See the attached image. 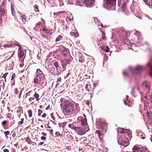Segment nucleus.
<instances>
[{"instance_id": "25", "label": "nucleus", "mask_w": 152, "mask_h": 152, "mask_svg": "<svg viewBox=\"0 0 152 152\" xmlns=\"http://www.w3.org/2000/svg\"><path fill=\"white\" fill-rule=\"evenodd\" d=\"M62 37L61 35H59L56 38L55 41L56 42H57L59 41L62 38Z\"/></svg>"}, {"instance_id": "20", "label": "nucleus", "mask_w": 152, "mask_h": 152, "mask_svg": "<svg viewBox=\"0 0 152 152\" xmlns=\"http://www.w3.org/2000/svg\"><path fill=\"white\" fill-rule=\"evenodd\" d=\"M125 43L128 45L132 46V43L130 42L128 39H126L124 41Z\"/></svg>"}, {"instance_id": "15", "label": "nucleus", "mask_w": 152, "mask_h": 152, "mask_svg": "<svg viewBox=\"0 0 152 152\" xmlns=\"http://www.w3.org/2000/svg\"><path fill=\"white\" fill-rule=\"evenodd\" d=\"M128 131V129L122 128H118L117 129V132L122 134L126 133Z\"/></svg>"}, {"instance_id": "61", "label": "nucleus", "mask_w": 152, "mask_h": 152, "mask_svg": "<svg viewBox=\"0 0 152 152\" xmlns=\"http://www.w3.org/2000/svg\"><path fill=\"white\" fill-rule=\"evenodd\" d=\"M63 11H60V12H58V14H61L62 13H63Z\"/></svg>"}, {"instance_id": "47", "label": "nucleus", "mask_w": 152, "mask_h": 152, "mask_svg": "<svg viewBox=\"0 0 152 152\" xmlns=\"http://www.w3.org/2000/svg\"><path fill=\"white\" fill-rule=\"evenodd\" d=\"M70 73L69 72L66 75L65 77H64V79H66V78H67L69 76V75H70Z\"/></svg>"}, {"instance_id": "1", "label": "nucleus", "mask_w": 152, "mask_h": 152, "mask_svg": "<svg viewBox=\"0 0 152 152\" xmlns=\"http://www.w3.org/2000/svg\"><path fill=\"white\" fill-rule=\"evenodd\" d=\"M48 70L55 75H59L61 72V68L57 61H51L48 64Z\"/></svg>"}, {"instance_id": "59", "label": "nucleus", "mask_w": 152, "mask_h": 152, "mask_svg": "<svg viewBox=\"0 0 152 152\" xmlns=\"http://www.w3.org/2000/svg\"><path fill=\"white\" fill-rule=\"evenodd\" d=\"M14 146L16 148H17L18 144H14Z\"/></svg>"}, {"instance_id": "51", "label": "nucleus", "mask_w": 152, "mask_h": 152, "mask_svg": "<svg viewBox=\"0 0 152 152\" xmlns=\"http://www.w3.org/2000/svg\"><path fill=\"white\" fill-rule=\"evenodd\" d=\"M46 114L45 113H44L42 116L43 118H45L46 116Z\"/></svg>"}, {"instance_id": "60", "label": "nucleus", "mask_w": 152, "mask_h": 152, "mask_svg": "<svg viewBox=\"0 0 152 152\" xmlns=\"http://www.w3.org/2000/svg\"><path fill=\"white\" fill-rule=\"evenodd\" d=\"M34 118H32V122H31V123L32 124H33V122H34Z\"/></svg>"}, {"instance_id": "9", "label": "nucleus", "mask_w": 152, "mask_h": 152, "mask_svg": "<svg viewBox=\"0 0 152 152\" xmlns=\"http://www.w3.org/2000/svg\"><path fill=\"white\" fill-rule=\"evenodd\" d=\"M104 3H106L107 6L110 7L115 4L116 0H103Z\"/></svg>"}, {"instance_id": "48", "label": "nucleus", "mask_w": 152, "mask_h": 152, "mask_svg": "<svg viewBox=\"0 0 152 152\" xmlns=\"http://www.w3.org/2000/svg\"><path fill=\"white\" fill-rule=\"evenodd\" d=\"M44 143V142H40L38 144V145H42Z\"/></svg>"}, {"instance_id": "11", "label": "nucleus", "mask_w": 152, "mask_h": 152, "mask_svg": "<svg viewBox=\"0 0 152 152\" xmlns=\"http://www.w3.org/2000/svg\"><path fill=\"white\" fill-rule=\"evenodd\" d=\"M70 63L69 59H65L62 60L61 61V66L63 68H66V66Z\"/></svg>"}, {"instance_id": "43", "label": "nucleus", "mask_w": 152, "mask_h": 152, "mask_svg": "<svg viewBox=\"0 0 152 152\" xmlns=\"http://www.w3.org/2000/svg\"><path fill=\"white\" fill-rule=\"evenodd\" d=\"M19 15L21 17V18L23 17H25V15H23L21 13H20L19 14Z\"/></svg>"}, {"instance_id": "33", "label": "nucleus", "mask_w": 152, "mask_h": 152, "mask_svg": "<svg viewBox=\"0 0 152 152\" xmlns=\"http://www.w3.org/2000/svg\"><path fill=\"white\" fill-rule=\"evenodd\" d=\"M42 31L45 32V33H48V29L47 28H43L42 29Z\"/></svg>"}, {"instance_id": "17", "label": "nucleus", "mask_w": 152, "mask_h": 152, "mask_svg": "<svg viewBox=\"0 0 152 152\" xmlns=\"http://www.w3.org/2000/svg\"><path fill=\"white\" fill-rule=\"evenodd\" d=\"M132 149L133 152H140L141 151L139 147L136 145Z\"/></svg>"}, {"instance_id": "27", "label": "nucleus", "mask_w": 152, "mask_h": 152, "mask_svg": "<svg viewBox=\"0 0 152 152\" xmlns=\"http://www.w3.org/2000/svg\"><path fill=\"white\" fill-rule=\"evenodd\" d=\"M34 10L36 12H38L39 11L38 9V6L35 4L34 7Z\"/></svg>"}, {"instance_id": "56", "label": "nucleus", "mask_w": 152, "mask_h": 152, "mask_svg": "<svg viewBox=\"0 0 152 152\" xmlns=\"http://www.w3.org/2000/svg\"><path fill=\"white\" fill-rule=\"evenodd\" d=\"M50 108V105H49L48 106V107L46 108L45 109L46 110H48Z\"/></svg>"}, {"instance_id": "49", "label": "nucleus", "mask_w": 152, "mask_h": 152, "mask_svg": "<svg viewBox=\"0 0 152 152\" xmlns=\"http://www.w3.org/2000/svg\"><path fill=\"white\" fill-rule=\"evenodd\" d=\"M88 84H86L85 86V88L86 89H87L88 91H89L88 89Z\"/></svg>"}, {"instance_id": "21", "label": "nucleus", "mask_w": 152, "mask_h": 152, "mask_svg": "<svg viewBox=\"0 0 152 152\" xmlns=\"http://www.w3.org/2000/svg\"><path fill=\"white\" fill-rule=\"evenodd\" d=\"M5 15V10L4 9L2 10L1 9V15L4 16Z\"/></svg>"}, {"instance_id": "19", "label": "nucleus", "mask_w": 152, "mask_h": 152, "mask_svg": "<svg viewBox=\"0 0 152 152\" xmlns=\"http://www.w3.org/2000/svg\"><path fill=\"white\" fill-rule=\"evenodd\" d=\"M102 49L103 50L106 52H108L110 50L109 48L107 46L102 48Z\"/></svg>"}, {"instance_id": "10", "label": "nucleus", "mask_w": 152, "mask_h": 152, "mask_svg": "<svg viewBox=\"0 0 152 152\" xmlns=\"http://www.w3.org/2000/svg\"><path fill=\"white\" fill-rule=\"evenodd\" d=\"M60 50L62 54L64 56H67L69 54V50L68 49L64 46H62L60 48Z\"/></svg>"}, {"instance_id": "53", "label": "nucleus", "mask_w": 152, "mask_h": 152, "mask_svg": "<svg viewBox=\"0 0 152 152\" xmlns=\"http://www.w3.org/2000/svg\"><path fill=\"white\" fill-rule=\"evenodd\" d=\"M14 8L13 9V7H11L12 12L13 15V10H14Z\"/></svg>"}, {"instance_id": "5", "label": "nucleus", "mask_w": 152, "mask_h": 152, "mask_svg": "<svg viewBox=\"0 0 152 152\" xmlns=\"http://www.w3.org/2000/svg\"><path fill=\"white\" fill-rule=\"evenodd\" d=\"M19 48L18 50V56L19 58V60L20 61L22 62L23 61L24 59L25 58L24 53L23 50H22L20 46H18Z\"/></svg>"}, {"instance_id": "45", "label": "nucleus", "mask_w": 152, "mask_h": 152, "mask_svg": "<svg viewBox=\"0 0 152 152\" xmlns=\"http://www.w3.org/2000/svg\"><path fill=\"white\" fill-rule=\"evenodd\" d=\"M55 134L57 136H60L61 135V134H60L59 132H56L55 133Z\"/></svg>"}, {"instance_id": "55", "label": "nucleus", "mask_w": 152, "mask_h": 152, "mask_svg": "<svg viewBox=\"0 0 152 152\" xmlns=\"http://www.w3.org/2000/svg\"><path fill=\"white\" fill-rule=\"evenodd\" d=\"M59 82H56V87H57V86H58V85H59Z\"/></svg>"}, {"instance_id": "39", "label": "nucleus", "mask_w": 152, "mask_h": 152, "mask_svg": "<svg viewBox=\"0 0 152 152\" xmlns=\"http://www.w3.org/2000/svg\"><path fill=\"white\" fill-rule=\"evenodd\" d=\"M42 39L45 42H48V39L46 37H45V38H42Z\"/></svg>"}, {"instance_id": "8", "label": "nucleus", "mask_w": 152, "mask_h": 152, "mask_svg": "<svg viewBox=\"0 0 152 152\" xmlns=\"http://www.w3.org/2000/svg\"><path fill=\"white\" fill-rule=\"evenodd\" d=\"M83 3L86 5L87 7H90L95 2L94 0H82Z\"/></svg>"}, {"instance_id": "42", "label": "nucleus", "mask_w": 152, "mask_h": 152, "mask_svg": "<svg viewBox=\"0 0 152 152\" xmlns=\"http://www.w3.org/2000/svg\"><path fill=\"white\" fill-rule=\"evenodd\" d=\"M61 77L58 78L57 79V82L59 83V82H61Z\"/></svg>"}, {"instance_id": "14", "label": "nucleus", "mask_w": 152, "mask_h": 152, "mask_svg": "<svg viewBox=\"0 0 152 152\" xmlns=\"http://www.w3.org/2000/svg\"><path fill=\"white\" fill-rule=\"evenodd\" d=\"M14 45L13 42L11 41L7 42V43L4 44L3 46L4 48H10L12 46Z\"/></svg>"}, {"instance_id": "52", "label": "nucleus", "mask_w": 152, "mask_h": 152, "mask_svg": "<svg viewBox=\"0 0 152 152\" xmlns=\"http://www.w3.org/2000/svg\"><path fill=\"white\" fill-rule=\"evenodd\" d=\"M3 151H4V152H9V150L8 149H4L3 150Z\"/></svg>"}, {"instance_id": "12", "label": "nucleus", "mask_w": 152, "mask_h": 152, "mask_svg": "<svg viewBox=\"0 0 152 152\" xmlns=\"http://www.w3.org/2000/svg\"><path fill=\"white\" fill-rule=\"evenodd\" d=\"M77 120L80 121L83 126H85L87 124V119L85 118H83L82 116H79Z\"/></svg>"}, {"instance_id": "34", "label": "nucleus", "mask_w": 152, "mask_h": 152, "mask_svg": "<svg viewBox=\"0 0 152 152\" xmlns=\"http://www.w3.org/2000/svg\"><path fill=\"white\" fill-rule=\"evenodd\" d=\"M38 111V115L39 116L41 115V114L42 113V111L40 110H39Z\"/></svg>"}, {"instance_id": "2", "label": "nucleus", "mask_w": 152, "mask_h": 152, "mask_svg": "<svg viewBox=\"0 0 152 152\" xmlns=\"http://www.w3.org/2000/svg\"><path fill=\"white\" fill-rule=\"evenodd\" d=\"M45 80V77L42 71L39 69H37L36 77L34 79V83L42 86L44 84Z\"/></svg>"}, {"instance_id": "37", "label": "nucleus", "mask_w": 152, "mask_h": 152, "mask_svg": "<svg viewBox=\"0 0 152 152\" xmlns=\"http://www.w3.org/2000/svg\"><path fill=\"white\" fill-rule=\"evenodd\" d=\"M50 115L51 116V118L53 120H55L56 119V118L54 116L53 113H52Z\"/></svg>"}, {"instance_id": "24", "label": "nucleus", "mask_w": 152, "mask_h": 152, "mask_svg": "<svg viewBox=\"0 0 152 152\" xmlns=\"http://www.w3.org/2000/svg\"><path fill=\"white\" fill-rule=\"evenodd\" d=\"M25 141L28 144H30L31 142V139L29 137H28L25 138Z\"/></svg>"}, {"instance_id": "38", "label": "nucleus", "mask_w": 152, "mask_h": 152, "mask_svg": "<svg viewBox=\"0 0 152 152\" xmlns=\"http://www.w3.org/2000/svg\"><path fill=\"white\" fill-rule=\"evenodd\" d=\"M7 122L6 121V120L2 122V124L3 126H5L6 125Z\"/></svg>"}, {"instance_id": "30", "label": "nucleus", "mask_w": 152, "mask_h": 152, "mask_svg": "<svg viewBox=\"0 0 152 152\" xmlns=\"http://www.w3.org/2000/svg\"><path fill=\"white\" fill-rule=\"evenodd\" d=\"M23 121H24L23 118H21V121H19L18 122V125H20L21 124H22L23 123Z\"/></svg>"}, {"instance_id": "13", "label": "nucleus", "mask_w": 152, "mask_h": 152, "mask_svg": "<svg viewBox=\"0 0 152 152\" xmlns=\"http://www.w3.org/2000/svg\"><path fill=\"white\" fill-rule=\"evenodd\" d=\"M142 85L145 86L148 91L150 90V84L149 81L146 80L144 81Z\"/></svg>"}, {"instance_id": "54", "label": "nucleus", "mask_w": 152, "mask_h": 152, "mask_svg": "<svg viewBox=\"0 0 152 152\" xmlns=\"http://www.w3.org/2000/svg\"><path fill=\"white\" fill-rule=\"evenodd\" d=\"M21 112V111H20V110H19V109H18V110H17L16 111V113H20V112Z\"/></svg>"}, {"instance_id": "31", "label": "nucleus", "mask_w": 152, "mask_h": 152, "mask_svg": "<svg viewBox=\"0 0 152 152\" xmlns=\"http://www.w3.org/2000/svg\"><path fill=\"white\" fill-rule=\"evenodd\" d=\"M141 152H149L148 149L145 148L143 149L142 150H141Z\"/></svg>"}, {"instance_id": "4", "label": "nucleus", "mask_w": 152, "mask_h": 152, "mask_svg": "<svg viewBox=\"0 0 152 152\" xmlns=\"http://www.w3.org/2000/svg\"><path fill=\"white\" fill-rule=\"evenodd\" d=\"M63 109L67 113L72 112L73 110L74 106L68 100H66L63 103Z\"/></svg>"}, {"instance_id": "32", "label": "nucleus", "mask_w": 152, "mask_h": 152, "mask_svg": "<svg viewBox=\"0 0 152 152\" xmlns=\"http://www.w3.org/2000/svg\"><path fill=\"white\" fill-rule=\"evenodd\" d=\"M4 134L5 135L6 137L10 134V132L9 131H7L6 132H4Z\"/></svg>"}, {"instance_id": "16", "label": "nucleus", "mask_w": 152, "mask_h": 152, "mask_svg": "<svg viewBox=\"0 0 152 152\" xmlns=\"http://www.w3.org/2000/svg\"><path fill=\"white\" fill-rule=\"evenodd\" d=\"M147 67H149L150 71V75L152 77V61L149 62L147 65Z\"/></svg>"}, {"instance_id": "3", "label": "nucleus", "mask_w": 152, "mask_h": 152, "mask_svg": "<svg viewBox=\"0 0 152 152\" xmlns=\"http://www.w3.org/2000/svg\"><path fill=\"white\" fill-rule=\"evenodd\" d=\"M77 122H74L72 124H69L68 126L71 129L75 130L77 134L80 135H83L85 133V130L82 126H77Z\"/></svg>"}, {"instance_id": "41", "label": "nucleus", "mask_w": 152, "mask_h": 152, "mask_svg": "<svg viewBox=\"0 0 152 152\" xmlns=\"http://www.w3.org/2000/svg\"><path fill=\"white\" fill-rule=\"evenodd\" d=\"M123 74L124 76H128V74L125 71H124L123 72Z\"/></svg>"}, {"instance_id": "63", "label": "nucleus", "mask_w": 152, "mask_h": 152, "mask_svg": "<svg viewBox=\"0 0 152 152\" xmlns=\"http://www.w3.org/2000/svg\"><path fill=\"white\" fill-rule=\"evenodd\" d=\"M16 91H15V93L17 94H18V89H16Z\"/></svg>"}, {"instance_id": "50", "label": "nucleus", "mask_w": 152, "mask_h": 152, "mask_svg": "<svg viewBox=\"0 0 152 152\" xmlns=\"http://www.w3.org/2000/svg\"><path fill=\"white\" fill-rule=\"evenodd\" d=\"M21 19L23 22L25 21L26 20V19L25 18V17L22 18Z\"/></svg>"}, {"instance_id": "58", "label": "nucleus", "mask_w": 152, "mask_h": 152, "mask_svg": "<svg viewBox=\"0 0 152 152\" xmlns=\"http://www.w3.org/2000/svg\"><path fill=\"white\" fill-rule=\"evenodd\" d=\"M53 15H58V12H54L53 13Z\"/></svg>"}, {"instance_id": "64", "label": "nucleus", "mask_w": 152, "mask_h": 152, "mask_svg": "<svg viewBox=\"0 0 152 152\" xmlns=\"http://www.w3.org/2000/svg\"><path fill=\"white\" fill-rule=\"evenodd\" d=\"M7 109L8 110V111H10V108L9 107H7Z\"/></svg>"}, {"instance_id": "22", "label": "nucleus", "mask_w": 152, "mask_h": 152, "mask_svg": "<svg viewBox=\"0 0 152 152\" xmlns=\"http://www.w3.org/2000/svg\"><path fill=\"white\" fill-rule=\"evenodd\" d=\"M126 5V3L125 2H123L122 6V9L124 11L125 9V7Z\"/></svg>"}, {"instance_id": "36", "label": "nucleus", "mask_w": 152, "mask_h": 152, "mask_svg": "<svg viewBox=\"0 0 152 152\" xmlns=\"http://www.w3.org/2000/svg\"><path fill=\"white\" fill-rule=\"evenodd\" d=\"M15 73H14L12 74V77H11V80H13V79L15 78Z\"/></svg>"}, {"instance_id": "26", "label": "nucleus", "mask_w": 152, "mask_h": 152, "mask_svg": "<svg viewBox=\"0 0 152 152\" xmlns=\"http://www.w3.org/2000/svg\"><path fill=\"white\" fill-rule=\"evenodd\" d=\"M28 116L29 117L31 118L32 116V111L31 110H28Z\"/></svg>"}, {"instance_id": "44", "label": "nucleus", "mask_w": 152, "mask_h": 152, "mask_svg": "<svg viewBox=\"0 0 152 152\" xmlns=\"http://www.w3.org/2000/svg\"><path fill=\"white\" fill-rule=\"evenodd\" d=\"M34 99V98L33 97H30L29 99V101L31 102L32 101H33Z\"/></svg>"}, {"instance_id": "46", "label": "nucleus", "mask_w": 152, "mask_h": 152, "mask_svg": "<svg viewBox=\"0 0 152 152\" xmlns=\"http://www.w3.org/2000/svg\"><path fill=\"white\" fill-rule=\"evenodd\" d=\"M42 135L44 136H46L47 135V134L44 132H42Z\"/></svg>"}, {"instance_id": "18", "label": "nucleus", "mask_w": 152, "mask_h": 152, "mask_svg": "<svg viewBox=\"0 0 152 152\" xmlns=\"http://www.w3.org/2000/svg\"><path fill=\"white\" fill-rule=\"evenodd\" d=\"M144 2L149 7L152 6V0H143Z\"/></svg>"}, {"instance_id": "28", "label": "nucleus", "mask_w": 152, "mask_h": 152, "mask_svg": "<svg viewBox=\"0 0 152 152\" xmlns=\"http://www.w3.org/2000/svg\"><path fill=\"white\" fill-rule=\"evenodd\" d=\"M34 96L35 98L37 99V100L38 101L39 99V94H38L35 93V94L34 95Z\"/></svg>"}, {"instance_id": "35", "label": "nucleus", "mask_w": 152, "mask_h": 152, "mask_svg": "<svg viewBox=\"0 0 152 152\" xmlns=\"http://www.w3.org/2000/svg\"><path fill=\"white\" fill-rule=\"evenodd\" d=\"M7 73H5V74H4L3 77H2L1 78H4L5 79V81L6 82V79H5V77H6L7 75Z\"/></svg>"}, {"instance_id": "23", "label": "nucleus", "mask_w": 152, "mask_h": 152, "mask_svg": "<svg viewBox=\"0 0 152 152\" xmlns=\"http://www.w3.org/2000/svg\"><path fill=\"white\" fill-rule=\"evenodd\" d=\"M94 22L97 25V26L100 25V23L99 24L100 22V20L97 18H95L94 19Z\"/></svg>"}, {"instance_id": "40", "label": "nucleus", "mask_w": 152, "mask_h": 152, "mask_svg": "<svg viewBox=\"0 0 152 152\" xmlns=\"http://www.w3.org/2000/svg\"><path fill=\"white\" fill-rule=\"evenodd\" d=\"M46 137L45 136H42L41 137V139L42 140H45Z\"/></svg>"}, {"instance_id": "29", "label": "nucleus", "mask_w": 152, "mask_h": 152, "mask_svg": "<svg viewBox=\"0 0 152 152\" xmlns=\"http://www.w3.org/2000/svg\"><path fill=\"white\" fill-rule=\"evenodd\" d=\"M96 133L98 134V136L100 137L101 135V132L98 130H96Z\"/></svg>"}, {"instance_id": "57", "label": "nucleus", "mask_w": 152, "mask_h": 152, "mask_svg": "<svg viewBox=\"0 0 152 152\" xmlns=\"http://www.w3.org/2000/svg\"><path fill=\"white\" fill-rule=\"evenodd\" d=\"M49 131H50V132L51 133V134H53V130L52 129H50L49 130Z\"/></svg>"}, {"instance_id": "62", "label": "nucleus", "mask_w": 152, "mask_h": 152, "mask_svg": "<svg viewBox=\"0 0 152 152\" xmlns=\"http://www.w3.org/2000/svg\"><path fill=\"white\" fill-rule=\"evenodd\" d=\"M114 37V36H112L111 37V38H112V39L113 40V41H115V39H113V37Z\"/></svg>"}, {"instance_id": "6", "label": "nucleus", "mask_w": 152, "mask_h": 152, "mask_svg": "<svg viewBox=\"0 0 152 152\" xmlns=\"http://www.w3.org/2000/svg\"><path fill=\"white\" fill-rule=\"evenodd\" d=\"M129 69L131 72L135 74L139 73L140 72L142 71L143 70V67L141 66L137 65L135 68L130 67Z\"/></svg>"}, {"instance_id": "7", "label": "nucleus", "mask_w": 152, "mask_h": 152, "mask_svg": "<svg viewBox=\"0 0 152 152\" xmlns=\"http://www.w3.org/2000/svg\"><path fill=\"white\" fill-rule=\"evenodd\" d=\"M100 126L102 129V132L105 133L107 129V124L105 122H101Z\"/></svg>"}]
</instances>
